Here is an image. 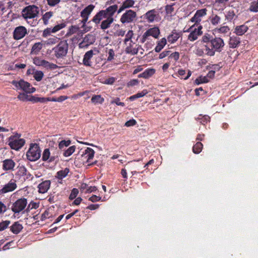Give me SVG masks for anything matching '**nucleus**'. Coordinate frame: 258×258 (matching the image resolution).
Instances as JSON below:
<instances>
[{
    "label": "nucleus",
    "instance_id": "1",
    "mask_svg": "<svg viewBox=\"0 0 258 258\" xmlns=\"http://www.w3.org/2000/svg\"><path fill=\"white\" fill-rule=\"evenodd\" d=\"M117 5H113L105 10L99 11L93 17L92 21L98 24L102 20L100 24V28L103 30L109 28L114 21L113 15L117 11Z\"/></svg>",
    "mask_w": 258,
    "mask_h": 258
},
{
    "label": "nucleus",
    "instance_id": "2",
    "mask_svg": "<svg viewBox=\"0 0 258 258\" xmlns=\"http://www.w3.org/2000/svg\"><path fill=\"white\" fill-rule=\"evenodd\" d=\"M223 40L220 37H215L211 39L208 45H204V50L205 54L209 56H213L215 51H221L224 46Z\"/></svg>",
    "mask_w": 258,
    "mask_h": 258
},
{
    "label": "nucleus",
    "instance_id": "3",
    "mask_svg": "<svg viewBox=\"0 0 258 258\" xmlns=\"http://www.w3.org/2000/svg\"><path fill=\"white\" fill-rule=\"evenodd\" d=\"M20 137V134H16L8 138V145L12 149L18 151L24 145L25 141Z\"/></svg>",
    "mask_w": 258,
    "mask_h": 258
},
{
    "label": "nucleus",
    "instance_id": "4",
    "mask_svg": "<svg viewBox=\"0 0 258 258\" xmlns=\"http://www.w3.org/2000/svg\"><path fill=\"white\" fill-rule=\"evenodd\" d=\"M41 156V150L37 144H31L26 153L27 159L30 161H36Z\"/></svg>",
    "mask_w": 258,
    "mask_h": 258
},
{
    "label": "nucleus",
    "instance_id": "5",
    "mask_svg": "<svg viewBox=\"0 0 258 258\" xmlns=\"http://www.w3.org/2000/svg\"><path fill=\"white\" fill-rule=\"evenodd\" d=\"M11 83L18 90H21L27 93H32L36 91V89L28 82L21 79L19 81L13 80Z\"/></svg>",
    "mask_w": 258,
    "mask_h": 258
},
{
    "label": "nucleus",
    "instance_id": "6",
    "mask_svg": "<svg viewBox=\"0 0 258 258\" xmlns=\"http://www.w3.org/2000/svg\"><path fill=\"white\" fill-rule=\"evenodd\" d=\"M54 55L57 58H63L67 54L68 44L67 41H60L54 48Z\"/></svg>",
    "mask_w": 258,
    "mask_h": 258
},
{
    "label": "nucleus",
    "instance_id": "7",
    "mask_svg": "<svg viewBox=\"0 0 258 258\" xmlns=\"http://www.w3.org/2000/svg\"><path fill=\"white\" fill-rule=\"evenodd\" d=\"M137 13L132 10H126L120 17V21L123 24L134 23L137 20Z\"/></svg>",
    "mask_w": 258,
    "mask_h": 258
},
{
    "label": "nucleus",
    "instance_id": "8",
    "mask_svg": "<svg viewBox=\"0 0 258 258\" xmlns=\"http://www.w3.org/2000/svg\"><path fill=\"white\" fill-rule=\"evenodd\" d=\"M22 14L25 19H33L38 16L39 8L35 5L29 6L23 10Z\"/></svg>",
    "mask_w": 258,
    "mask_h": 258
},
{
    "label": "nucleus",
    "instance_id": "9",
    "mask_svg": "<svg viewBox=\"0 0 258 258\" xmlns=\"http://www.w3.org/2000/svg\"><path fill=\"white\" fill-rule=\"evenodd\" d=\"M143 19L147 22L152 23L160 20L159 12L155 9L147 12L143 16Z\"/></svg>",
    "mask_w": 258,
    "mask_h": 258
},
{
    "label": "nucleus",
    "instance_id": "10",
    "mask_svg": "<svg viewBox=\"0 0 258 258\" xmlns=\"http://www.w3.org/2000/svg\"><path fill=\"white\" fill-rule=\"evenodd\" d=\"M160 34V31L159 27L155 26L148 29L143 35L142 42H145L149 39V37L151 36L155 39H158Z\"/></svg>",
    "mask_w": 258,
    "mask_h": 258
},
{
    "label": "nucleus",
    "instance_id": "11",
    "mask_svg": "<svg viewBox=\"0 0 258 258\" xmlns=\"http://www.w3.org/2000/svg\"><path fill=\"white\" fill-rule=\"evenodd\" d=\"M27 200L24 198L17 200L12 205V210L15 213H19L26 208Z\"/></svg>",
    "mask_w": 258,
    "mask_h": 258
},
{
    "label": "nucleus",
    "instance_id": "12",
    "mask_svg": "<svg viewBox=\"0 0 258 258\" xmlns=\"http://www.w3.org/2000/svg\"><path fill=\"white\" fill-rule=\"evenodd\" d=\"M94 151L90 148H87L81 155L80 160L82 164L87 163L91 162L94 156Z\"/></svg>",
    "mask_w": 258,
    "mask_h": 258
},
{
    "label": "nucleus",
    "instance_id": "13",
    "mask_svg": "<svg viewBox=\"0 0 258 258\" xmlns=\"http://www.w3.org/2000/svg\"><path fill=\"white\" fill-rule=\"evenodd\" d=\"M95 8V6L93 5H89L87 7H86L81 12V17L82 18V23H83V25L84 26L86 22H87L89 16Z\"/></svg>",
    "mask_w": 258,
    "mask_h": 258
},
{
    "label": "nucleus",
    "instance_id": "14",
    "mask_svg": "<svg viewBox=\"0 0 258 258\" xmlns=\"http://www.w3.org/2000/svg\"><path fill=\"white\" fill-rule=\"evenodd\" d=\"M125 45V51L126 53L132 55L137 54L139 51V46L136 44L133 41L124 43Z\"/></svg>",
    "mask_w": 258,
    "mask_h": 258
},
{
    "label": "nucleus",
    "instance_id": "15",
    "mask_svg": "<svg viewBox=\"0 0 258 258\" xmlns=\"http://www.w3.org/2000/svg\"><path fill=\"white\" fill-rule=\"evenodd\" d=\"M207 10L206 9H202L198 10L196 12L194 16L190 19V21L195 23L194 25L199 24L202 21L203 18L207 15Z\"/></svg>",
    "mask_w": 258,
    "mask_h": 258
},
{
    "label": "nucleus",
    "instance_id": "16",
    "mask_svg": "<svg viewBox=\"0 0 258 258\" xmlns=\"http://www.w3.org/2000/svg\"><path fill=\"white\" fill-rule=\"evenodd\" d=\"M17 187V185L16 181L14 179H11L0 189V194H5L9 192H12L15 190Z\"/></svg>",
    "mask_w": 258,
    "mask_h": 258
},
{
    "label": "nucleus",
    "instance_id": "17",
    "mask_svg": "<svg viewBox=\"0 0 258 258\" xmlns=\"http://www.w3.org/2000/svg\"><path fill=\"white\" fill-rule=\"evenodd\" d=\"M27 31L24 26H19L15 28L13 33V37L15 40H19L23 38Z\"/></svg>",
    "mask_w": 258,
    "mask_h": 258
},
{
    "label": "nucleus",
    "instance_id": "18",
    "mask_svg": "<svg viewBox=\"0 0 258 258\" xmlns=\"http://www.w3.org/2000/svg\"><path fill=\"white\" fill-rule=\"evenodd\" d=\"M15 162L12 159H7L3 161V169L5 171H13L16 166Z\"/></svg>",
    "mask_w": 258,
    "mask_h": 258
},
{
    "label": "nucleus",
    "instance_id": "19",
    "mask_svg": "<svg viewBox=\"0 0 258 258\" xmlns=\"http://www.w3.org/2000/svg\"><path fill=\"white\" fill-rule=\"evenodd\" d=\"M135 2L134 0H125L120 6L119 9L117 8V14H120L125 9L132 8L135 5Z\"/></svg>",
    "mask_w": 258,
    "mask_h": 258
},
{
    "label": "nucleus",
    "instance_id": "20",
    "mask_svg": "<svg viewBox=\"0 0 258 258\" xmlns=\"http://www.w3.org/2000/svg\"><path fill=\"white\" fill-rule=\"evenodd\" d=\"M202 29V26L200 25L198 26L197 29H195L194 31L191 32L188 36V39L190 41H194L197 40L198 37L202 34V31H201Z\"/></svg>",
    "mask_w": 258,
    "mask_h": 258
},
{
    "label": "nucleus",
    "instance_id": "21",
    "mask_svg": "<svg viewBox=\"0 0 258 258\" xmlns=\"http://www.w3.org/2000/svg\"><path fill=\"white\" fill-rule=\"evenodd\" d=\"M50 185V180H45L43 181L41 183H40L38 188L39 189V192L40 193L44 194L49 189Z\"/></svg>",
    "mask_w": 258,
    "mask_h": 258
},
{
    "label": "nucleus",
    "instance_id": "22",
    "mask_svg": "<svg viewBox=\"0 0 258 258\" xmlns=\"http://www.w3.org/2000/svg\"><path fill=\"white\" fill-rule=\"evenodd\" d=\"M94 55L93 51L92 50H90L88 51L85 54L83 58V64L86 66H91V59L93 57Z\"/></svg>",
    "mask_w": 258,
    "mask_h": 258
},
{
    "label": "nucleus",
    "instance_id": "23",
    "mask_svg": "<svg viewBox=\"0 0 258 258\" xmlns=\"http://www.w3.org/2000/svg\"><path fill=\"white\" fill-rule=\"evenodd\" d=\"M248 29V26L245 24H243L236 26L234 29V33H235L237 35L242 36L247 31Z\"/></svg>",
    "mask_w": 258,
    "mask_h": 258
},
{
    "label": "nucleus",
    "instance_id": "24",
    "mask_svg": "<svg viewBox=\"0 0 258 258\" xmlns=\"http://www.w3.org/2000/svg\"><path fill=\"white\" fill-rule=\"evenodd\" d=\"M94 42V37L91 35H86L83 39V41L80 43V47L87 46Z\"/></svg>",
    "mask_w": 258,
    "mask_h": 258
},
{
    "label": "nucleus",
    "instance_id": "25",
    "mask_svg": "<svg viewBox=\"0 0 258 258\" xmlns=\"http://www.w3.org/2000/svg\"><path fill=\"white\" fill-rule=\"evenodd\" d=\"M156 70L154 69L149 68L146 69L143 73L138 75L139 78L148 79L152 77L155 73Z\"/></svg>",
    "mask_w": 258,
    "mask_h": 258
},
{
    "label": "nucleus",
    "instance_id": "26",
    "mask_svg": "<svg viewBox=\"0 0 258 258\" xmlns=\"http://www.w3.org/2000/svg\"><path fill=\"white\" fill-rule=\"evenodd\" d=\"M43 44L41 42H36L33 44L31 50V54L37 55L43 48Z\"/></svg>",
    "mask_w": 258,
    "mask_h": 258
},
{
    "label": "nucleus",
    "instance_id": "27",
    "mask_svg": "<svg viewBox=\"0 0 258 258\" xmlns=\"http://www.w3.org/2000/svg\"><path fill=\"white\" fill-rule=\"evenodd\" d=\"M55 158L50 156V152L48 149H45L42 154V160L44 161L51 162L54 161Z\"/></svg>",
    "mask_w": 258,
    "mask_h": 258
},
{
    "label": "nucleus",
    "instance_id": "28",
    "mask_svg": "<svg viewBox=\"0 0 258 258\" xmlns=\"http://www.w3.org/2000/svg\"><path fill=\"white\" fill-rule=\"evenodd\" d=\"M11 231L14 234H18L23 229L22 225L18 222H15L11 226Z\"/></svg>",
    "mask_w": 258,
    "mask_h": 258
},
{
    "label": "nucleus",
    "instance_id": "29",
    "mask_svg": "<svg viewBox=\"0 0 258 258\" xmlns=\"http://www.w3.org/2000/svg\"><path fill=\"white\" fill-rule=\"evenodd\" d=\"M167 43V39L165 38H162L157 42L156 46L155 48V51L159 52L165 46Z\"/></svg>",
    "mask_w": 258,
    "mask_h": 258
},
{
    "label": "nucleus",
    "instance_id": "30",
    "mask_svg": "<svg viewBox=\"0 0 258 258\" xmlns=\"http://www.w3.org/2000/svg\"><path fill=\"white\" fill-rule=\"evenodd\" d=\"M240 43L239 38L236 36H232L230 38L229 44L230 47L235 48Z\"/></svg>",
    "mask_w": 258,
    "mask_h": 258
},
{
    "label": "nucleus",
    "instance_id": "31",
    "mask_svg": "<svg viewBox=\"0 0 258 258\" xmlns=\"http://www.w3.org/2000/svg\"><path fill=\"white\" fill-rule=\"evenodd\" d=\"M179 37V33L176 32H172V34L168 36L167 40L169 42L173 43L178 40Z\"/></svg>",
    "mask_w": 258,
    "mask_h": 258
},
{
    "label": "nucleus",
    "instance_id": "32",
    "mask_svg": "<svg viewBox=\"0 0 258 258\" xmlns=\"http://www.w3.org/2000/svg\"><path fill=\"white\" fill-rule=\"evenodd\" d=\"M216 33H221L224 35L230 33V29L228 26H224L219 28H216L214 30Z\"/></svg>",
    "mask_w": 258,
    "mask_h": 258
},
{
    "label": "nucleus",
    "instance_id": "33",
    "mask_svg": "<svg viewBox=\"0 0 258 258\" xmlns=\"http://www.w3.org/2000/svg\"><path fill=\"white\" fill-rule=\"evenodd\" d=\"M29 100L32 101L34 103H36V102L44 103V102L49 101L50 100V98H49L37 97L32 96L31 98L29 99Z\"/></svg>",
    "mask_w": 258,
    "mask_h": 258
},
{
    "label": "nucleus",
    "instance_id": "34",
    "mask_svg": "<svg viewBox=\"0 0 258 258\" xmlns=\"http://www.w3.org/2000/svg\"><path fill=\"white\" fill-rule=\"evenodd\" d=\"M53 13L52 12H48L45 13L42 16V20L44 25L48 24L49 20L53 16Z\"/></svg>",
    "mask_w": 258,
    "mask_h": 258
},
{
    "label": "nucleus",
    "instance_id": "35",
    "mask_svg": "<svg viewBox=\"0 0 258 258\" xmlns=\"http://www.w3.org/2000/svg\"><path fill=\"white\" fill-rule=\"evenodd\" d=\"M32 73L33 77L37 81H40L44 76L43 73L41 71L35 70Z\"/></svg>",
    "mask_w": 258,
    "mask_h": 258
},
{
    "label": "nucleus",
    "instance_id": "36",
    "mask_svg": "<svg viewBox=\"0 0 258 258\" xmlns=\"http://www.w3.org/2000/svg\"><path fill=\"white\" fill-rule=\"evenodd\" d=\"M42 67L47 69L54 70L57 68L55 64L50 63L46 60H43L42 62Z\"/></svg>",
    "mask_w": 258,
    "mask_h": 258
},
{
    "label": "nucleus",
    "instance_id": "37",
    "mask_svg": "<svg viewBox=\"0 0 258 258\" xmlns=\"http://www.w3.org/2000/svg\"><path fill=\"white\" fill-rule=\"evenodd\" d=\"M69 172V169L67 168L64 170H61L57 172V177L58 178L61 179L67 176Z\"/></svg>",
    "mask_w": 258,
    "mask_h": 258
},
{
    "label": "nucleus",
    "instance_id": "38",
    "mask_svg": "<svg viewBox=\"0 0 258 258\" xmlns=\"http://www.w3.org/2000/svg\"><path fill=\"white\" fill-rule=\"evenodd\" d=\"M203 149V144L201 142H197L193 147L192 150L194 153H200Z\"/></svg>",
    "mask_w": 258,
    "mask_h": 258
},
{
    "label": "nucleus",
    "instance_id": "39",
    "mask_svg": "<svg viewBox=\"0 0 258 258\" xmlns=\"http://www.w3.org/2000/svg\"><path fill=\"white\" fill-rule=\"evenodd\" d=\"M27 170L26 168L24 166H20L18 167V171L17 172V175L23 176L26 175Z\"/></svg>",
    "mask_w": 258,
    "mask_h": 258
},
{
    "label": "nucleus",
    "instance_id": "40",
    "mask_svg": "<svg viewBox=\"0 0 258 258\" xmlns=\"http://www.w3.org/2000/svg\"><path fill=\"white\" fill-rule=\"evenodd\" d=\"M221 20V18L217 15H212L211 19V23L213 25H217L219 23H220Z\"/></svg>",
    "mask_w": 258,
    "mask_h": 258
},
{
    "label": "nucleus",
    "instance_id": "41",
    "mask_svg": "<svg viewBox=\"0 0 258 258\" xmlns=\"http://www.w3.org/2000/svg\"><path fill=\"white\" fill-rule=\"evenodd\" d=\"M91 101L94 103H102L104 99L100 95H94L92 97Z\"/></svg>",
    "mask_w": 258,
    "mask_h": 258
},
{
    "label": "nucleus",
    "instance_id": "42",
    "mask_svg": "<svg viewBox=\"0 0 258 258\" xmlns=\"http://www.w3.org/2000/svg\"><path fill=\"white\" fill-rule=\"evenodd\" d=\"M209 81V80L207 76L200 77L195 80L196 83L198 85L202 83H208Z\"/></svg>",
    "mask_w": 258,
    "mask_h": 258
},
{
    "label": "nucleus",
    "instance_id": "43",
    "mask_svg": "<svg viewBox=\"0 0 258 258\" xmlns=\"http://www.w3.org/2000/svg\"><path fill=\"white\" fill-rule=\"evenodd\" d=\"M134 35V33L133 30H130L128 31L127 33L125 34V37L124 39V43H126L127 42H129L132 40V38Z\"/></svg>",
    "mask_w": 258,
    "mask_h": 258
},
{
    "label": "nucleus",
    "instance_id": "44",
    "mask_svg": "<svg viewBox=\"0 0 258 258\" xmlns=\"http://www.w3.org/2000/svg\"><path fill=\"white\" fill-rule=\"evenodd\" d=\"M249 9L251 12H258V0L252 2L250 4Z\"/></svg>",
    "mask_w": 258,
    "mask_h": 258
},
{
    "label": "nucleus",
    "instance_id": "45",
    "mask_svg": "<svg viewBox=\"0 0 258 258\" xmlns=\"http://www.w3.org/2000/svg\"><path fill=\"white\" fill-rule=\"evenodd\" d=\"M76 147L75 146H72L69 147L67 150L63 153V155L66 157H69L71 156L75 151Z\"/></svg>",
    "mask_w": 258,
    "mask_h": 258
},
{
    "label": "nucleus",
    "instance_id": "46",
    "mask_svg": "<svg viewBox=\"0 0 258 258\" xmlns=\"http://www.w3.org/2000/svg\"><path fill=\"white\" fill-rule=\"evenodd\" d=\"M58 39L57 37H53L48 39L44 42V43L47 45H53L58 42Z\"/></svg>",
    "mask_w": 258,
    "mask_h": 258
},
{
    "label": "nucleus",
    "instance_id": "47",
    "mask_svg": "<svg viewBox=\"0 0 258 258\" xmlns=\"http://www.w3.org/2000/svg\"><path fill=\"white\" fill-rule=\"evenodd\" d=\"M10 221L6 220L0 223V231L6 229L10 224Z\"/></svg>",
    "mask_w": 258,
    "mask_h": 258
},
{
    "label": "nucleus",
    "instance_id": "48",
    "mask_svg": "<svg viewBox=\"0 0 258 258\" xmlns=\"http://www.w3.org/2000/svg\"><path fill=\"white\" fill-rule=\"evenodd\" d=\"M70 144H71L70 141L63 140V141H61V142H60V143H59V145H58V147H59V149H61L63 148L64 147L69 146Z\"/></svg>",
    "mask_w": 258,
    "mask_h": 258
},
{
    "label": "nucleus",
    "instance_id": "49",
    "mask_svg": "<svg viewBox=\"0 0 258 258\" xmlns=\"http://www.w3.org/2000/svg\"><path fill=\"white\" fill-rule=\"evenodd\" d=\"M66 25L64 23L59 24L55 26L53 28H52V33H54L57 32L59 30L63 28Z\"/></svg>",
    "mask_w": 258,
    "mask_h": 258
},
{
    "label": "nucleus",
    "instance_id": "50",
    "mask_svg": "<svg viewBox=\"0 0 258 258\" xmlns=\"http://www.w3.org/2000/svg\"><path fill=\"white\" fill-rule=\"evenodd\" d=\"M51 33H53L52 28H47L44 30L42 34V36L43 37H47V36L50 35Z\"/></svg>",
    "mask_w": 258,
    "mask_h": 258
},
{
    "label": "nucleus",
    "instance_id": "51",
    "mask_svg": "<svg viewBox=\"0 0 258 258\" xmlns=\"http://www.w3.org/2000/svg\"><path fill=\"white\" fill-rule=\"evenodd\" d=\"M43 61V59H41L38 57H35L33 58V63L38 66H42V62Z\"/></svg>",
    "mask_w": 258,
    "mask_h": 258
},
{
    "label": "nucleus",
    "instance_id": "52",
    "mask_svg": "<svg viewBox=\"0 0 258 258\" xmlns=\"http://www.w3.org/2000/svg\"><path fill=\"white\" fill-rule=\"evenodd\" d=\"M211 39H211L209 34L205 35L202 38L203 42L206 43L205 45H208V43L211 41Z\"/></svg>",
    "mask_w": 258,
    "mask_h": 258
},
{
    "label": "nucleus",
    "instance_id": "53",
    "mask_svg": "<svg viewBox=\"0 0 258 258\" xmlns=\"http://www.w3.org/2000/svg\"><path fill=\"white\" fill-rule=\"evenodd\" d=\"M136 123V120L134 119H132L126 121L124 125L127 127H130L135 125Z\"/></svg>",
    "mask_w": 258,
    "mask_h": 258
},
{
    "label": "nucleus",
    "instance_id": "54",
    "mask_svg": "<svg viewBox=\"0 0 258 258\" xmlns=\"http://www.w3.org/2000/svg\"><path fill=\"white\" fill-rule=\"evenodd\" d=\"M78 190L76 188H74L70 195V199L73 200L75 199L78 194Z\"/></svg>",
    "mask_w": 258,
    "mask_h": 258
},
{
    "label": "nucleus",
    "instance_id": "55",
    "mask_svg": "<svg viewBox=\"0 0 258 258\" xmlns=\"http://www.w3.org/2000/svg\"><path fill=\"white\" fill-rule=\"evenodd\" d=\"M60 0H47V4L53 7L58 4Z\"/></svg>",
    "mask_w": 258,
    "mask_h": 258
},
{
    "label": "nucleus",
    "instance_id": "56",
    "mask_svg": "<svg viewBox=\"0 0 258 258\" xmlns=\"http://www.w3.org/2000/svg\"><path fill=\"white\" fill-rule=\"evenodd\" d=\"M111 103H115L117 105L124 106V103L123 102H120L119 98H116L112 100L111 102Z\"/></svg>",
    "mask_w": 258,
    "mask_h": 258
},
{
    "label": "nucleus",
    "instance_id": "57",
    "mask_svg": "<svg viewBox=\"0 0 258 258\" xmlns=\"http://www.w3.org/2000/svg\"><path fill=\"white\" fill-rule=\"evenodd\" d=\"M6 206L1 201H0V215L4 214L7 211Z\"/></svg>",
    "mask_w": 258,
    "mask_h": 258
},
{
    "label": "nucleus",
    "instance_id": "58",
    "mask_svg": "<svg viewBox=\"0 0 258 258\" xmlns=\"http://www.w3.org/2000/svg\"><path fill=\"white\" fill-rule=\"evenodd\" d=\"M114 52L113 49H110L108 51V56L107 57L108 61H111L114 58Z\"/></svg>",
    "mask_w": 258,
    "mask_h": 258
},
{
    "label": "nucleus",
    "instance_id": "59",
    "mask_svg": "<svg viewBox=\"0 0 258 258\" xmlns=\"http://www.w3.org/2000/svg\"><path fill=\"white\" fill-rule=\"evenodd\" d=\"M18 98L23 101L29 100V99H27V96L24 93H20L18 96Z\"/></svg>",
    "mask_w": 258,
    "mask_h": 258
},
{
    "label": "nucleus",
    "instance_id": "60",
    "mask_svg": "<svg viewBox=\"0 0 258 258\" xmlns=\"http://www.w3.org/2000/svg\"><path fill=\"white\" fill-rule=\"evenodd\" d=\"M115 82V78L113 77H111L108 79H106L104 81V84L112 85Z\"/></svg>",
    "mask_w": 258,
    "mask_h": 258
},
{
    "label": "nucleus",
    "instance_id": "61",
    "mask_svg": "<svg viewBox=\"0 0 258 258\" xmlns=\"http://www.w3.org/2000/svg\"><path fill=\"white\" fill-rule=\"evenodd\" d=\"M101 200V197L97 196L96 195H93L89 198V200L92 202H95L99 201Z\"/></svg>",
    "mask_w": 258,
    "mask_h": 258
},
{
    "label": "nucleus",
    "instance_id": "62",
    "mask_svg": "<svg viewBox=\"0 0 258 258\" xmlns=\"http://www.w3.org/2000/svg\"><path fill=\"white\" fill-rule=\"evenodd\" d=\"M148 93V91L146 90H144L141 92H139L137 94H136V95L137 96V98H140L144 96L145 95H146Z\"/></svg>",
    "mask_w": 258,
    "mask_h": 258
},
{
    "label": "nucleus",
    "instance_id": "63",
    "mask_svg": "<svg viewBox=\"0 0 258 258\" xmlns=\"http://www.w3.org/2000/svg\"><path fill=\"white\" fill-rule=\"evenodd\" d=\"M125 31L123 30L122 29H119L116 32V35L119 36H123L125 34Z\"/></svg>",
    "mask_w": 258,
    "mask_h": 258
},
{
    "label": "nucleus",
    "instance_id": "64",
    "mask_svg": "<svg viewBox=\"0 0 258 258\" xmlns=\"http://www.w3.org/2000/svg\"><path fill=\"white\" fill-rule=\"evenodd\" d=\"M139 84V81L138 80H132L130 81L128 83V85L130 86H133L137 85Z\"/></svg>",
    "mask_w": 258,
    "mask_h": 258
}]
</instances>
